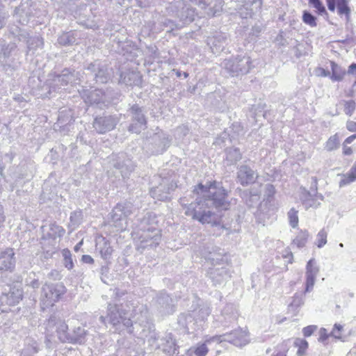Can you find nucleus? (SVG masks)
<instances>
[{"mask_svg": "<svg viewBox=\"0 0 356 356\" xmlns=\"http://www.w3.org/2000/svg\"><path fill=\"white\" fill-rule=\"evenodd\" d=\"M341 179L339 183V187H343L356 181V161L354 163L350 170L342 174Z\"/></svg>", "mask_w": 356, "mask_h": 356, "instance_id": "obj_41", "label": "nucleus"}, {"mask_svg": "<svg viewBox=\"0 0 356 356\" xmlns=\"http://www.w3.org/2000/svg\"><path fill=\"white\" fill-rule=\"evenodd\" d=\"M193 193L197 195L195 202H188L186 197L179 199L185 215L204 224L220 225L222 211L229 209L227 191L220 183L214 181L209 186L199 184Z\"/></svg>", "mask_w": 356, "mask_h": 356, "instance_id": "obj_1", "label": "nucleus"}, {"mask_svg": "<svg viewBox=\"0 0 356 356\" xmlns=\"http://www.w3.org/2000/svg\"><path fill=\"white\" fill-rule=\"evenodd\" d=\"M79 94L86 104L99 105L108 102L106 93L100 89H85L79 90Z\"/></svg>", "mask_w": 356, "mask_h": 356, "instance_id": "obj_19", "label": "nucleus"}, {"mask_svg": "<svg viewBox=\"0 0 356 356\" xmlns=\"http://www.w3.org/2000/svg\"><path fill=\"white\" fill-rule=\"evenodd\" d=\"M317 329V325H308L302 329V334L305 337H310Z\"/></svg>", "mask_w": 356, "mask_h": 356, "instance_id": "obj_61", "label": "nucleus"}, {"mask_svg": "<svg viewBox=\"0 0 356 356\" xmlns=\"http://www.w3.org/2000/svg\"><path fill=\"white\" fill-rule=\"evenodd\" d=\"M136 208L130 201L125 200L116 204L111 213V221L118 230H124L127 225V218Z\"/></svg>", "mask_w": 356, "mask_h": 356, "instance_id": "obj_5", "label": "nucleus"}, {"mask_svg": "<svg viewBox=\"0 0 356 356\" xmlns=\"http://www.w3.org/2000/svg\"><path fill=\"white\" fill-rule=\"evenodd\" d=\"M64 234L65 229L61 226L56 225V223H51L49 225L47 234L50 238H56L57 237H61Z\"/></svg>", "mask_w": 356, "mask_h": 356, "instance_id": "obj_44", "label": "nucleus"}, {"mask_svg": "<svg viewBox=\"0 0 356 356\" xmlns=\"http://www.w3.org/2000/svg\"><path fill=\"white\" fill-rule=\"evenodd\" d=\"M289 350V347L286 341H282L279 343L275 350V353L272 356H286V353Z\"/></svg>", "mask_w": 356, "mask_h": 356, "instance_id": "obj_56", "label": "nucleus"}, {"mask_svg": "<svg viewBox=\"0 0 356 356\" xmlns=\"http://www.w3.org/2000/svg\"><path fill=\"white\" fill-rule=\"evenodd\" d=\"M15 253L13 249L0 251V270L12 271L15 266Z\"/></svg>", "mask_w": 356, "mask_h": 356, "instance_id": "obj_25", "label": "nucleus"}, {"mask_svg": "<svg viewBox=\"0 0 356 356\" xmlns=\"http://www.w3.org/2000/svg\"><path fill=\"white\" fill-rule=\"evenodd\" d=\"M138 233L140 248L156 247L161 241V232L157 227L158 221L155 213L147 212L139 219Z\"/></svg>", "mask_w": 356, "mask_h": 356, "instance_id": "obj_2", "label": "nucleus"}, {"mask_svg": "<svg viewBox=\"0 0 356 356\" xmlns=\"http://www.w3.org/2000/svg\"><path fill=\"white\" fill-rule=\"evenodd\" d=\"M221 65L232 76L246 74L254 67L251 58L247 55L225 59Z\"/></svg>", "mask_w": 356, "mask_h": 356, "instance_id": "obj_4", "label": "nucleus"}, {"mask_svg": "<svg viewBox=\"0 0 356 356\" xmlns=\"http://www.w3.org/2000/svg\"><path fill=\"white\" fill-rule=\"evenodd\" d=\"M96 248L97 250L99 251V253L104 259H108L111 257L113 252V248L111 246L110 243L104 238H101L97 242Z\"/></svg>", "mask_w": 356, "mask_h": 356, "instance_id": "obj_34", "label": "nucleus"}, {"mask_svg": "<svg viewBox=\"0 0 356 356\" xmlns=\"http://www.w3.org/2000/svg\"><path fill=\"white\" fill-rule=\"evenodd\" d=\"M337 7V12L339 15H345L346 17L350 15V9L348 6L346 0H343L342 2L339 3Z\"/></svg>", "mask_w": 356, "mask_h": 356, "instance_id": "obj_55", "label": "nucleus"}, {"mask_svg": "<svg viewBox=\"0 0 356 356\" xmlns=\"http://www.w3.org/2000/svg\"><path fill=\"white\" fill-rule=\"evenodd\" d=\"M188 131L186 126H180L177 129L175 134L180 138L181 136H186L188 133Z\"/></svg>", "mask_w": 356, "mask_h": 356, "instance_id": "obj_64", "label": "nucleus"}, {"mask_svg": "<svg viewBox=\"0 0 356 356\" xmlns=\"http://www.w3.org/2000/svg\"><path fill=\"white\" fill-rule=\"evenodd\" d=\"M148 341L152 346L154 345L156 348L161 349L163 352L169 355L176 353L175 341L170 333L166 334L165 337L159 339L157 334L153 332L150 334Z\"/></svg>", "mask_w": 356, "mask_h": 356, "instance_id": "obj_10", "label": "nucleus"}, {"mask_svg": "<svg viewBox=\"0 0 356 356\" xmlns=\"http://www.w3.org/2000/svg\"><path fill=\"white\" fill-rule=\"evenodd\" d=\"M339 144V138L337 134L332 136L327 140L325 148L327 151H332L338 148Z\"/></svg>", "mask_w": 356, "mask_h": 356, "instance_id": "obj_51", "label": "nucleus"}, {"mask_svg": "<svg viewBox=\"0 0 356 356\" xmlns=\"http://www.w3.org/2000/svg\"><path fill=\"white\" fill-rule=\"evenodd\" d=\"M111 164L118 170L123 179L129 178L134 170V164L124 153L113 155L111 158Z\"/></svg>", "mask_w": 356, "mask_h": 356, "instance_id": "obj_14", "label": "nucleus"}, {"mask_svg": "<svg viewBox=\"0 0 356 356\" xmlns=\"http://www.w3.org/2000/svg\"><path fill=\"white\" fill-rule=\"evenodd\" d=\"M227 36L225 33H216L212 38L209 39V44H211V49L214 54L219 53L224 49L227 44Z\"/></svg>", "mask_w": 356, "mask_h": 356, "instance_id": "obj_31", "label": "nucleus"}, {"mask_svg": "<svg viewBox=\"0 0 356 356\" xmlns=\"http://www.w3.org/2000/svg\"><path fill=\"white\" fill-rule=\"evenodd\" d=\"M87 3L81 5L75 11L76 17H79V23L85 26L86 28L95 29L98 27L97 23L92 19L95 17L93 10H95V3L93 0H86Z\"/></svg>", "mask_w": 356, "mask_h": 356, "instance_id": "obj_8", "label": "nucleus"}, {"mask_svg": "<svg viewBox=\"0 0 356 356\" xmlns=\"http://www.w3.org/2000/svg\"><path fill=\"white\" fill-rule=\"evenodd\" d=\"M22 289L15 284H7L3 286L0 295V303L2 305L13 306L22 300Z\"/></svg>", "mask_w": 356, "mask_h": 356, "instance_id": "obj_12", "label": "nucleus"}, {"mask_svg": "<svg viewBox=\"0 0 356 356\" xmlns=\"http://www.w3.org/2000/svg\"><path fill=\"white\" fill-rule=\"evenodd\" d=\"M312 6L316 9L317 10V13L319 14V15H323L324 13H326V10H325V6L323 5L322 2L321 1V0H319L318 1H317V3H314L312 5Z\"/></svg>", "mask_w": 356, "mask_h": 356, "instance_id": "obj_63", "label": "nucleus"}, {"mask_svg": "<svg viewBox=\"0 0 356 356\" xmlns=\"http://www.w3.org/2000/svg\"><path fill=\"white\" fill-rule=\"evenodd\" d=\"M212 343H217V340L213 339V336L206 338L203 343H197L193 350L195 356H206L209 351L208 346L211 345Z\"/></svg>", "mask_w": 356, "mask_h": 356, "instance_id": "obj_38", "label": "nucleus"}, {"mask_svg": "<svg viewBox=\"0 0 356 356\" xmlns=\"http://www.w3.org/2000/svg\"><path fill=\"white\" fill-rule=\"evenodd\" d=\"M16 48L17 46L15 43H10L6 46H2L1 52H0V60L3 62L6 61Z\"/></svg>", "mask_w": 356, "mask_h": 356, "instance_id": "obj_46", "label": "nucleus"}, {"mask_svg": "<svg viewBox=\"0 0 356 356\" xmlns=\"http://www.w3.org/2000/svg\"><path fill=\"white\" fill-rule=\"evenodd\" d=\"M87 332L84 328L78 327L70 334V343L83 344L86 341Z\"/></svg>", "mask_w": 356, "mask_h": 356, "instance_id": "obj_35", "label": "nucleus"}, {"mask_svg": "<svg viewBox=\"0 0 356 356\" xmlns=\"http://www.w3.org/2000/svg\"><path fill=\"white\" fill-rule=\"evenodd\" d=\"M225 154V162L227 165L236 163L242 158V155L239 149L236 147L227 148L226 149Z\"/></svg>", "mask_w": 356, "mask_h": 356, "instance_id": "obj_40", "label": "nucleus"}, {"mask_svg": "<svg viewBox=\"0 0 356 356\" xmlns=\"http://www.w3.org/2000/svg\"><path fill=\"white\" fill-rule=\"evenodd\" d=\"M257 177L254 171L246 165H241L237 172V179L242 186L254 183Z\"/></svg>", "mask_w": 356, "mask_h": 356, "instance_id": "obj_27", "label": "nucleus"}, {"mask_svg": "<svg viewBox=\"0 0 356 356\" xmlns=\"http://www.w3.org/2000/svg\"><path fill=\"white\" fill-rule=\"evenodd\" d=\"M330 67L332 70L330 79L334 82L341 81L346 74V69L334 61H330Z\"/></svg>", "mask_w": 356, "mask_h": 356, "instance_id": "obj_36", "label": "nucleus"}, {"mask_svg": "<svg viewBox=\"0 0 356 356\" xmlns=\"http://www.w3.org/2000/svg\"><path fill=\"white\" fill-rule=\"evenodd\" d=\"M119 78L118 81L119 83H124L127 86H139L142 84V76L139 72L137 71H127V72H118Z\"/></svg>", "mask_w": 356, "mask_h": 356, "instance_id": "obj_24", "label": "nucleus"}, {"mask_svg": "<svg viewBox=\"0 0 356 356\" xmlns=\"http://www.w3.org/2000/svg\"><path fill=\"white\" fill-rule=\"evenodd\" d=\"M356 108V102L354 100H348L344 102V113L351 116Z\"/></svg>", "mask_w": 356, "mask_h": 356, "instance_id": "obj_58", "label": "nucleus"}, {"mask_svg": "<svg viewBox=\"0 0 356 356\" xmlns=\"http://www.w3.org/2000/svg\"><path fill=\"white\" fill-rule=\"evenodd\" d=\"M166 9L169 15L177 17L180 22L176 23L171 19H164L161 23L164 27L168 28L170 31L175 29H180L185 24L192 22L197 15L195 9L184 0L175 1L173 3H170Z\"/></svg>", "mask_w": 356, "mask_h": 356, "instance_id": "obj_3", "label": "nucleus"}, {"mask_svg": "<svg viewBox=\"0 0 356 356\" xmlns=\"http://www.w3.org/2000/svg\"><path fill=\"white\" fill-rule=\"evenodd\" d=\"M74 119L70 111H62L59 112L58 121L54 124V129H58L63 134L67 133L73 124Z\"/></svg>", "mask_w": 356, "mask_h": 356, "instance_id": "obj_23", "label": "nucleus"}, {"mask_svg": "<svg viewBox=\"0 0 356 356\" xmlns=\"http://www.w3.org/2000/svg\"><path fill=\"white\" fill-rule=\"evenodd\" d=\"M94 74L97 82L101 83H107L114 77L112 68H108L106 62L95 60L88 65L86 68Z\"/></svg>", "mask_w": 356, "mask_h": 356, "instance_id": "obj_11", "label": "nucleus"}, {"mask_svg": "<svg viewBox=\"0 0 356 356\" xmlns=\"http://www.w3.org/2000/svg\"><path fill=\"white\" fill-rule=\"evenodd\" d=\"M82 217L83 215L81 211L72 212L70 218L71 225L74 227L78 226L81 222Z\"/></svg>", "mask_w": 356, "mask_h": 356, "instance_id": "obj_54", "label": "nucleus"}, {"mask_svg": "<svg viewBox=\"0 0 356 356\" xmlns=\"http://www.w3.org/2000/svg\"><path fill=\"white\" fill-rule=\"evenodd\" d=\"M176 185L168 178L161 179L159 185L151 188V196L159 201H165L169 198L171 191H174Z\"/></svg>", "mask_w": 356, "mask_h": 356, "instance_id": "obj_16", "label": "nucleus"}, {"mask_svg": "<svg viewBox=\"0 0 356 356\" xmlns=\"http://www.w3.org/2000/svg\"><path fill=\"white\" fill-rule=\"evenodd\" d=\"M303 304V296L302 293H296L290 304V307L297 308Z\"/></svg>", "mask_w": 356, "mask_h": 356, "instance_id": "obj_60", "label": "nucleus"}, {"mask_svg": "<svg viewBox=\"0 0 356 356\" xmlns=\"http://www.w3.org/2000/svg\"><path fill=\"white\" fill-rule=\"evenodd\" d=\"M76 81L75 71L70 69H64L60 74L55 75L50 83L49 92H60L65 90L69 83Z\"/></svg>", "mask_w": 356, "mask_h": 356, "instance_id": "obj_13", "label": "nucleus"}, {"mask_svg": "<svg viewBox=\"0 0 356 356\" xmlns=\"http://www.w3.org/2000/svg\"><path fill=\"white\" fill-rule=\"evenodd\" d=\"M119 122L115 115L97 117L93 122V127L99 134H105L113 130Z\"/></svg>", "mask_w": 356, "mask_h": 356, "instance_id": "obj_20", "label": "nucleus"}, {"mask_svg": "<svg viewBox=\"0 0 356 356\" xmlns=\"http://www.w3.org/2000/svg\"><path fill=\"white\" fill-rule=\"evenodd\" d=\"M343 0H326L327 6L330 11L334 12L337 6Z\"/></svg>", "mask_w": 356, "mask_h": 356, "instance_id": "obj_62", "label": "nucleus"}, {"mask_svg": "<svg viewBox=\"0 0 356 356\" xmlns=\"http://www.w3.org/2000/svg\"><path fill=\"white\" fill-rule=\"evenodd\" d=\"M318 341L320 343H322L323 345H327L328 344V340L330 337V332L329 333L327 330V329L324 327H321L318 332Z\"/></svg>", "mask_w": 356, "mask_h": 356, "instance_id": "obj_57", "label": "nucleus"}, {"mask_svg": "<svg viewBox=\"0 0 356 356\" xmlns=\"http://www.w3.org/2000/svg\"><path fill=\"white\" fill-rule=\"evenodd\" d=\"M158 302L163 308L162 312L164 314H172L174 312L172 300L165 293H161L158 298Z\"/></svg>", "mask_w": 356, "mask_h": 356, "instance_id": "obj_37", "label": "nucleus"}, {"mask_svg": "<svg viewBox=\"0 0 356 356\" xmlns=\"http://www.w3.org/2000/svg\"><path fill=\"white\" fill-rule=\"evenodd\" d=\"M319 273V268L314 259L308 261L306 265L305 293L310 292L314 286L316 278Z\"/></svg>", "mask_w": 356, "mask_h": 356, "instance_id": "obj_21", "label": "nucleus"}, {"mask_svg": "<svg viewBox=\"0 0 356 356\" xmlns=\"http://www.w3.org/2000/svg\"><path fill=\"white\" fill-rule=\"evenodd\" d=\"M193 312L195 317L197 327L199 328L202 326L204 321L207 319L211 313V309L207 305H203L193 309Z\"/></svg>", "mask_w": 356, "mask_h": 356, "instance_id": "obj_32", "label": "nucleus"}, {"mask_svg": "<svg viewBox=\"0 0 356 356\" xmlns=\"http://www.w3.org/2000/svg\"><path fill=\"white\" fill-rule=\"evenodd\" d=\"M275 193V188L273 185L270 184H268L265 186L264 188V197L266 200L265 204L267 203L270 204L271 202L273 200L274 195ZM264 206V204H261V209H262L263 207Z\"/></svg>", "mask_w": 356, "mask_h": 356, "instance_id": "obj_47", "label": "nucleus"}, {"mask_svg": "<svg viewBox=\"0 0 356 356\" xmlns=\"http://www.w3.org/2000/svg\"><path fill=\"white\" fill-rule=\"evenodd\" d=\"M343 330V325L338 323H335L332 331L330 332V337L334 338L335 339H341Z\"/></svg>", "mask_w": 356, "mask_h": 356, "instance_id": "obj_59", "label": "nucleus"}, {"mask_svg": "<svg viewBox=\"0 0 356 356\" xmlns=\"http://www.w3.org/2000/svg\"><path fill=\"white\" fill-rule=\"evenodd\" d=\"M65 266L70 270L73 268L74 264L72 259V253L68 249H64L62 251Z\"/></svg>", "mask_w": 356, "mask_h": 356, "instance_id": "obj_52", "label": "nucleus"}, {"mask_svg": "<svg viewBox=\"0 0 356 356\" xmlns=\"http://www.w3.org/2000/svg\"><path fill=\"white\" fill-rule=\"evenodd\" d=\"M302 22L311 26V27H316L317 26V18L313 15L310 12L307 10H304L302 13Z\"/></svg>", "mask_w": 356, "mask_h": 356, "instance_id": "obj_49", "label": "nucleus"}, {"mask_svg": "<svg viewBox=\"0 0 356 356\" xmlns=\"http://www.w3.org/2000/svg\"><path fill=\"white\" fill-rule=\"evenodd\" d=\"M298 211L296 210L294 208H291L288 213V219L289 225L293 227L296 228L298 225Z\"/></svg>", "mask_w": 356, "mask_h": 356, "instance_id": "obj_50", "label": "nucleus"}, {"mask_svg": "<svg viewBox=\"0 0 356 356\" xmlns=\"http://www.w3.org/2000/svg\"><path fill=\"white\" fill-rule=\"evenodd\" d=\"M309 234L306 230H301L293 239V243L298 248H303L308 240Z\"/></svg>", "mask_w": 356, "mask_h": 356, "instance_id": "obj_45", "label": "nucleus"}, {"mask_svg": "<svg viewBox=\"0 0 356 356\" xmlns=\"http://www.w3.org/2000/svg\"><path fill=\"white\" fill-rule=\"evenodd\" d=\"M213 339L217 340V343L229 342L236 347H243L250 341V334L247 329L238 328L230 332L213 336Z\"/></svg>", "mask_w": 356, "mask_h": 356, "instance_id": "obj_7", "label": "nucleus"}, {"mask_svg": "<svg viewBox=\"0 0 356 356\" xmlns=\"http://www.w3.org/2000/svg\"><path fill=\"white\" fill-rule=\"evenodd\" d=\"M327 233L324 229L320 230L316 239V245L318 248H321L327 243Z\"/></svg>", "mask_w": 356, "mask_h": 356, "instance_id": "obj_53", "label": "nucleus"}, {"mask_svg": "<svg viewBox=\"0 0 356 356\" xmlns=\"http://www.w3.org/2000/svg\"><path fill=\"white\" fill-rule=\"evenodd\" d=\"M19 41L24 42L27 45V51H35L38 48H42L43 46V40L38 35L30 36L29 32L25 30L19 29L18 33Z\"/></svg>", "mask_w": 356, "mask_h": 356, "instance_id": "obj_22", "label": "nucleus"}, {"mask_svg": "<svg viewBox=\"0 0 356 356\" xmlns=\"http://www.w3.org/2000/svg\"><path fill=\"white\" fill-rule=\"evenodd\" d=\"M60 44L67 46L76 43V33L70 31L60 35L58 39Z\"/></svg>", "mask_w": 356, "mask_h": 356, "instance_id": "obj_43", "label": "nucleus"}, {"mask_svg": "<svg viewBox=\"0 0 356 356\" xmlns=\"http://www.w3.org/2000/svg\"><path fill=\"white\" fill-rule=\"evenodd\" d=\"M300 200L305 209L311 207L317 208L320 205L318 200H323V195L316 193L312 195L309 191L304 189L300 195Z\"/></svg>", "mask_w": 356, "mask_h": 356, "instance_id": "obj_30", "label": "nucleus"}, {"mask_svg": "<svg viewBox=\"0 0 356 356\" xmlns=\"http://www.w3.org/2000/svg\"><path fill=\"white\" fill-rule=\"evenodd\" d=\"M294 345L298 348L297 355L305 356L309 346L308 342L305 339L298 338L295 340Z\"/></svg>", "mask_w": 356, "mask_h": 356, "instance_id": "obj_48", "label": "nucleus"}, {"mask_svg": "<svg viewBox=\"0 0 356 356\" xmlns=\"http://www.w3.org/2000/svg\"><path fill=\"white\" fill-rule=\"evenodd\" d=\"M129 111L132 122L128 129L132 133L140 134L147 127V120L143 110L138 104H134Z\"/></svg>", "mask_w": 356, "mask_h": 356, "instance_id": "obj_15", "label": "nucleus"}, {"mask_svg": "<svg viewBox=\"0 0 356 356\" xmlns=\"http://www.w3.org/2000/svg\"><path fill=\"white\" fill-rule=\"evenodd\" d=\"M156 132L150 137L149 140V144L152 145V152L153 154H162L167 147H169L170 140L168 136L163 131L156 129Z\"/></svg>", "mask_w": 356, "mask_h": 356, "instance_id": "obj_18", "label": "nucleus"}, {"mask_svg": "<svg viewBox=\"0 0 356 356\" xmlns=\"http://www.w3.org/2000/svg\"><path fill=\"white\" fill-rule=\"evenodd\" d=\"M200 254L213 267L223 264L225 261L224 251L211 245L204 247L200 252Z\"/></svg>", "mask_w": 356, "mask_h": 356, "instance_id": "obj_17", "label": "nucleus"}, {"mask_svg": "<svg viewBox=\"0 0 356 356\" xmlns=\"http://www.w3.org/2000/svg\"><path fill=\"white\" fill-rule=\"evenodd\" d=\"M208 273L214 285L222 284L230 277L229 270L225 266L210 268Z\"/></svg>", "mask_w": 356, "mask_h": 356, "instance_id": "obj_28", "label": "nucleus"}, {"mask_svg": "<svg viewBox=\"0 0 356 356\" xmlns=\"http://www.w3.org/2000/svg\"><path fill=\"white\" fill-rule=\"evenodd\" d=\"M68 326L64 322H60L56 327L58 338L63 343L70 342V334L67 332Z\"/></svg>", "mask_w": 356, "mask_h": 356, "instance_id": "obj_42", "label": "nucleus"}, {"mask_svg": "<svg viewBox=\"0 0 356 356\" xmlns=\"http://www.w3.org/2000/svg\"><path fill=\"white\" fill-rule=\"evenodd\" d=\"M32 15V8L29 2L22 3L15 10L14 17L19 24H26Z\"/></svg>", "mask_w": 356, "mask_h": 356, "instance_id": "obj_29", "label": "nucleus"}, {"mask_svg": "<svg viewBox=\"0 0 356 356\" xmlns=\"http://www.w3.org/2000/svg\"><path fill=\"white\" fill-rule=\"evenodd\" d=\"M178 323L184 326L189 329L191 327L192 329H195L197 327V323L195 322V317L193 315V311L188 314H182L179 316Z\"/></svg>", "mask_w": 356, "mask_h": 356, "instance_id": "obj_39", "label": "nucleus"}, {"mask_svg": "<svg viewBox=\"0 0 356 356\" xmlns=\"http://www.w3.org/2000/svg\"><path fill=\"white\" fill-rule=\"evenodd\" d=\"M100 321L103 323H106V319L113 326L122 324L124 327L129 328L132 326V321L129 315V312L126 311L123 305L118 306L117 305L109 304L108 306L107 316H100Z\"/></svg>", "mask_w": 356, "mask_h": 356, "instance_id": "obj_6", "label": "nucleus"}, {"mask_svg": "<svg viewBox=\"0 0 356 356\" xmlns=\"http://www.w3.org/2000/svg\"><path fill=\"white\" fill-rule=\"evenodd\" d=\"M193 3L195 5H197L200 8L205 10L204 14L209 17L215 16L222 10V8L221 0H218L213 8H209V9L207 8V3L204 0H194Z\"/></svg>", "mask_w": 356, "mask_h": 356, "instance_id": "obj_33", "label": "nucleus"}, {"mask_svg": "<svg viewBox=\"0 0 356 356\" xmlns=\"http://www.w3.org/2000/svg\"><path fill=\"white\" fill-rule=\"evenodd\" d=\"M65 291V286L61 284H45L42 289V301L47 307L53 306Z\"/></svg>", "mask_w": 356, "mask_h": 356, "instance_id": "obj_9", "label": "nucleus"}, {"mask_svg": "<svg viewBox=\"0 0 356 356\" xmlns=\"http://www.w3.org/2000/svg\"><path fill=\"white\" fill-rule=\"evenodd\" d=\"M129 312V315L132 321V323H138L142 325L147 323L149 320V312L147 307L143 304L137 305L133 307L131 313Z\"/></svg>", "mask_w": 356, "mask_h": 356, "instance_id": "obj_26", "label": "nucleus"}]
</instances>
